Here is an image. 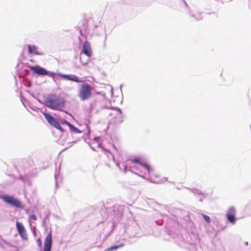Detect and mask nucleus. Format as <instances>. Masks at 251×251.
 <instances>
[{
  "instance_id": "obj_7",
  "label": "nucleus",
  "mask_w": 251,
  "mask_h": 251,
  "mask_svg": "<svg viewBox=\"0 0 251 251\" xmlns=\"http://www.w3.org/2000/svg\"><path fill=\"white\" fill-rule=\"evenodd\" d=\"M82 53L87 55L88 57H90L92 55V51L91 48L90 44L87 41H85L83 44V50L82 52H81L80 54V60H81V55Z\"/></svg>"
},
{
  "instance_id": "obj_11",
  "label": "nucleus",
  "mask_w": 251,
  "mask_h": 251,
  "mask_svg": "<svg viewBox=\"0 0 251 251\" xmlns=\"http://www.w3.org/2000/svg\"><path fill=\"white\" fill-rule=\"evenodd\" d=\"M43 115L45 117L46 120L50 125L53 122L54 120H55V119L50 114L43 113Z\"/></svg>"
},
{
  "instance_id": "obj_5",
  "label": "nucleus",
  "mask_w": 251,
  "mask_h": 251,
  "mask_svg": "<svg viewBox=\"0 0 251 251\" xmlns=\"http://www.w3.org/2000/svg\"><path fill=\"white\" fill-rule=\"evenodd\" d=\"M16 226L17 231L21 237L23 239L27 240L28 238L27 235L24 225L19 222H16Z\"/></svg>"
},
{
  "instance_id": "obj_9",
  "label": "nucleus",
  "mask_w": 251,
  "mask_h": 251,
  "mask_svg": "<svg viewBox=\"0 0 251 251\" xmlns=\"http://www.w3.org/2000/svg\"><path fill=\"white\" fill-rule=\"evenodd\" d=\"M29 53L34 54L35 55H42L43 53L39 52L37 48L34 45H27Z\"/></svg>"
},
{
  "instance_id": "obj_15",
  "label": "nucleus",
  "mask_w": 251,
  "mask_h": 251,
  "mask_svg": "<svg viewBox=\"0 0 251 251\" xmlns=\"http://www.w3.org/2000/svg\"><path fill=\"white\" fill-rule=\"evenodd\" d=\"M37 219V218L35 215H30L29 217V222L30 223L32 221H36ZM30 225H31V224H30Z\"/></svg>"
},
{
  "instance_id": "obj_6",
  "label": "nucleus",
  "mask_w": 251,
  "mask_h": 251,
  "mask_svg": "<svg viewBox=\"0 0 251 251\" xmlns=\"http://www.w3.org/2000/svg\"><path fill=\"white\" fill-rule=\"evenodd\" d=\"M52 246L51 231H50L45 238L44 241V251H50Z\"/></svg>"
},
{
  "instance_id": "obj_1",
  "label": "nucleus",
  "mask_w": 251,
  "mask_h": 251,
  "mask_svg": "<svg viewBox=\"0 0 251 251\" xmlns=\"http://www.w3.org/2000/svg\"><path fill=\"white\" fill-rule=\"evenodd\" d=\"M29 68L33 72L34 74L38 75H46L49 77H63L64 78H76L72 75H63L58 73H51L47 71L45 69L42 68L38 65L35 66H30Z\"/></svg>"
},
{
  "instance_id": "obj_20",
  "label": "nucleus",
  "mask_w": 251,
  "mask_h": 251,
  "mask_svg": "<svg viewBox=\"0 0 251 251\" xmlns=\"http://www.w3.org/2000/svg\"><path fill=\"white\" fill-rule=\"evenodd\" d=\"M96 94L97 95H101V93L100 92H96Z\"/></svg>"
},
{
  "instance_id": "obj_2",
  "label": "nucleus",
  "mask_w": 251,
  "mask_h": 251,
  "mask_svg": "<svg viewBox=\"0 0 251 251\" xmlns=\"http://www.w3.org/2000/svg\"><path fill=\"white\" fill-rule=\"evenodd\" d=\"M93 87L87 83H84L80 85L78 92V97L81 101L89 100L92 96Z\"/></svg>"
},
{
  "instance_id": "obj_12",
  "label": "nucleus",
  "mask_w": 251,
  "mask_h": 251,
  "mask_svg": "<svg viewBox=\"0 0 251 251\" xmlns=\"http://www.w3.org/2000/svg\"><path fill=\"white\" fill-rule=\"evenodd\" d=\"M51 125L52 126H54L56 129L60 130V131H61V132L64 131V130L62 128L60 124L56 119H55V120H54L53 121V122L51 124Z\"/></svg>"
},
{
  "instance_id": "obj_13",
  "label": "nucleus",
  "mask_w": 251,
  "mask_h": 251,
  "mask_svg": "<svg viewBox=\"0 0 251 251\" xmlns=\"http://www.w3.org/2000/svg\"><path fill=\"white\" fill-rule=\"evenodd\" d=\"M141 165L147 169L149 173L152 170V168L147 164L142 163Z\"/></svg>"
},
{
  "instance_id": "obj_19",
  "label": "nucleus",
  "mask_w": 251,
  "mask_h": 251,
  "mask_svg": "<svg viewBox=\"0 0 251 251\" xmlns=\"http://www.w3.org/2000/svg\"><path fill=\"white\" fill-rule=\"evenodd\" d=\"M72 80H74L75 81H76V82H79V81L78 80V79H72Z\"/></svg>"
},
{
  "instance_id": "obj_17",
  "label": "nucleus",
  "mask_w": 251,
  "mask_h": 251,
  "mask_svg": "<svg viewBox=\"0 0 251 251\" xmlns=\"http://www.w3.org/2000/svg\"><path fill=\"white\" fill-rule=\"evenodd\" d=\"M202 216L203 217V218H204V219L205 220V221L207 223H210V217L206 215H204V214H202Z\"/></svg>"
},
{
  "instance_id": "obj_10",
  "label": "nucleus",
  "mask_w": 251,
  "mask_h": 251,
  "mask_svg": "<svg viewBox=\"0 0 251 251\" xmlns=\"http://www.w3.org/2000/svg\"><path fill=\"white\" fill-rule=\"evenodd\" d=\"M64 123L70 128V129L73 131L74 132L76 133H80L81 132V131H80L79 129L75 127L69 122L65 121Z\"/></svg>"
},
{
  "instance_id": "obj_8",
  "label": "nucleus",
  "mask_w": 251,
  "mask_h": 251,
  "mask_svg": "<svg viewBox=\"0 0 251 251\" xmlns=\"http://www.w3.org/2000/svg\"><path fill=\"white\" fill-rule=\"evenodd\" d=\"M235 214L236 210L233 207H230L226 213V217L227 220L229 222L232 224H234L236 221V218L235 217Z\"/></svg>"
},
{
  "instance_id": "obj_21",
  "label": "nucleus",
  "mask_w": 251,
  "mask_h": 251,
  "mask_svg": "<svg viewBox=\"0 0 251 251\" xmlns=\"http://www.w3.org/2000/svg\"><path fill=\"white\" fill-rule=\"evenodd\" d=\"M118 110L120 112V113H121V111L120 109H118Z\"/></svg>"
},
{
  "instance_id": "obj_14",
  "label": "nucleus",
  "mask_w": 251,
  "mask_h": 251,
  "mask_svg": "<svg viewBox=\"0 0 251 251\" xmlns=\"http://www.w3.org/2000/svg\"><path fill=\"white\" fill-rule=\"evenodd\" d=\"M132 162H134L135 163L139 164L140 165L143 163L141 161V159L139 157H135L133 160H131Z\"/></svg>"
},
{
  "instance_id": "obj_3",
  "label": "nucleus",
  "mask_w": 251,
  "mask_h": 251,
  "mask_svg": "<svg viewBox=\"0 0 251 251\" xmlns=\"http://www.w3.org/2000/svg\"><path fill=\"white\" fill-rule=\"evenodd\" d=\"M46 105L52 109L58 110L64 106V102L55 96L48 98L45 101Z\"/></svg>"
},
{
  "instance_id": "obj_4",
  "label": "nucleus",
  "mask_w": 251,
  "mask_h": 251,
  "mask_svg": "<svg viewBox=\"0 0 251 251\" xmlns=\"http://www.w3.org/2000/svg\"><path fill=\"white\" fill-rule=\"evenodd\" d=\"M2 200L6 203L16 207L17 208H22L21 202L18 199L10 196H5L2 198Z\"/></svg>"
},
{
  "instance_id": "obj_16",
  "label": "nucleus",
  "mask_w": 251,
  "mask_h": 251,
  "mask_svg": "<svg viewBox=\"0 0 251 251\" xmlns=\"http://www.w3.org/2000/svg\"><path fill=\"white\" fill-rule=\"evenodd\" d=\"M123 246V244L120 245L119 246H114L111 247L110 248H108L107 249V251H112V250H116L118 248H119L120 247H122Z\"/></svg>"
},
{
  "instance_id": "obj_18",
  "label": "nucleus",
  "mask_w": 251,
  "mask_h": 251,
  "mask_svg": "<svg viewBox=\"0 0 251 251\" xmlns=\"http://www.w3.org/2000/svg\"><path fill=\"white\" fill-rule=\"evenodd\" d=\"M37 243L40 247H41L42 246V242L41 239H38L37 241Z\"/></svg>"
}]
</instances>
